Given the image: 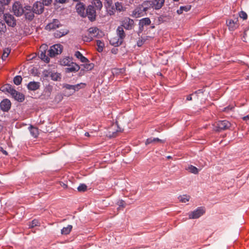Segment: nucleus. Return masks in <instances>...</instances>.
<instances>
[{
	"label": "nucleus",
	"instance_id": "nucleus-32",
	"mask_svg": "<svg viewBox=\"0 0 249 249\" xmlns=\"http://www.w3.org/2000/svg\"><path fill=\"white\" fill-rule=\"evenodd\" d=\"M89 34L91 36H95L97 35L98 33V29L96 27H91L88 30Z\"/></svg>",
	"mask_w": 249,
	"mask_h": 249
},
{
	"label": "nucleus",
	"instance_id": "nucleus-1",
	"mask_svg": "<svg viewBox=\"0 0 249 249\" xmlns=\"http://www.w3.org/2000/svg\"><path fill=\"white\" fill-rule=\"evenodd\" d=\"M2 90H6L10 92L15 100L18 102H22L24 100V95L22 93H20L12 88L9 85H5L1 88Z\"/></svg>",
	"mask_w": 249,
	"mask_h": 249
},
{
	"label": "nucleus",
	"instance_id": "nucleus-48",
	"mask_svg": "<svg viewBox=\"0 0 249 249\" xmlns=\"http://www.w3.org/2000/svg\"><path fill=\"white\" fill-rule=\"evenodd\" d=\"M52 2V0H42V3L45 5H49Z\"/></svg>",
	"mask_w": 249,
	"mask_h": 249
},
{
	"label": "nucleus",
	"instance_id": "nucleus-33",
	"mask_svg": "<svg viewBox=\"0 0 249 249\" xmlns=\"http://www.w3.org/2000/svg\"><path fill=\"white\" fill-rule=\"evenodd\" d=\"M107 3L108 4V8L107 10L108 14L110 16L114 15L115 11H116L115 6L114 5H111L109 2Z\"/></svg>",
	"mask_w": 249,
	"mask_h": 249
},
{
	"label": "nucleus",
	"instance_id": "nucleus-22",
	"mask_svg": "<svg viewBox=\"0 0 249 249\" xmlns=\"http://www.w3.org/2000/svg\"><path fill=\"white\" fill-rule=\"evenodd\" d=\"M40 83L37 82H30L28 84L27 87L29 90H36L39 88Z\"/></svg>",
	"mask_w": 249,
	"mask_h": 249
},
{
	"label": "nucleus",
	"instance_id": "nucleus-37",
	"mask_svg": "<svg viewBox=\"0 0 249 249\" xmlns=\"http://www.w3.org/2000/svg\"><path fill=\"white\" fill-rule=\"evenodd\" d=\"M190 196L187 195H182L178 197L179 201L182 203H186L189 201Z\"/></svg>",
	"mask_w": 249,
	"mask_h": 249
},
{
	"label": "nucleus",
	"instance_id": "nucleus-41",
	"mask_svg": "<svg viewBox=\"0 0 249 249\" xmlns=\"http://www.w3.org/2000/svg\"><path fill=\"white\" fill-rule=\"evenodd\" d=\"M22 78L21 76H19V75L16 76L14 78V80H13L14 83L16 85H19L21 83V82L22 81Z\"/></svg>",
	"mask_w": 249,
	"mask_h": 249
},
{
	"label": "nucleus",
	"instance_id": "nucleus-3",
	"mask_svg": "<svg viewBox=\"0 0 249 249\" xmlns=\"http://www.w3.org/2000/svg\"><path fill=\"white\" fill-rule=\"evenodd\" d=\"M134 26V21L132 19L128 17H125L121 21V25L123 28H125L126 30H132Z\"/></svg>",
	"mask_w": 249,
	"mask_h": 249
},
{
	"label": "nucleus",
	"instance_id": "nucleus-42",
	"mask_svg": "<svg viewBox=\"0 0 249 249\" xmlns=\"http://www.w3.org/2000/svg\"><path fill=\"white\" fill-rule=\"evenodd\" d=\"M188 169H189V171L190 172L195 174H196L198 172V169L195 166H193V165L190 166L189 167Z\"/></svg>",
	"mask_w": 249,
	"mask_h": 249
},
{
	"label": "nucleus",
	"instance_id": "nucleus-55",
	"mask_svg": "<svg viewBox=\"0 0 249 249\" xmlns=\"http://www.w3.org/2000/svg\"><path fill=\"white\" fill-rule=\"evenodd\" d=\"M91 38L92 36H91L90 37H88L87 38L84 39V40L86 41H89L91 40Z\"/></svg>",
	"mask_w": 249,
	"mask_h": 249
},
{
	"label": "nucleus",
	"instance_id": "nucleus-7",
	"mask_svg": "<svg viewBox=\"0 0 249 249\" xmlns=\"http://www.w3.org/2000/svg\"><path fill=\"white\" fill-rule=\"evenodd\" d=\"M24 8H23L21 4L16 2L13 5V10L14 14L18 17L21 16L24 13Z\"/></svg>",
	"mask_w": 249,
	"mask_h": 249
},
{
	"label": "nucleus",
	"instance_id": "nucleus-34",
	"mask_svg": "<svg viewBox=\"0 0 249 249\" xmlns=\"http://www.w3.org/2000/svg\"><path fill=\"white\" fill-rule=\"evenodd\" d=\"M6 31V27L4 22L0 19V35H2Z\"/></svg>",
	"mask_w": 249,
	"mask_h": 249
},
{
	"label": "nucleus",
	"instance_id": "nucleus-25",
	"mask_svg": "<svg viewBox=\"0 0 249 249\" xmlns=\"http://www.w3.org/2000/svg\"><path fill=\"white\" fill-rule=\"evenodd\" d=\"M29 129L31 135L34 138H36L38 137L39 133H38V129L37 128L34 127L33 125H30L29 127Z\"/></svg>",
	"mask_w": 249,
	"mask_h": 249
},
{
	"label": "nucleus",
	"instance_id": "nucleus-50",
	"mask_svg": "<svg viewBox=\"0 0 249 249\" xmlns=\"http://www.w3.org/2000/svg\"><path fill=\"white\" fill-rule=\"evenodd\" d=\"M11 0H1L0 1L4 5L8 4Z\"/></svg>",
	"mask_w": 249,
	"mask_h": 249
},
{
	"label": "nucleus",
	"instance_id": "nucleus-40",
	"mask_svg": "<svg viewBox=\"0 0 249 249\" xmlns=\"http://www.w3.org/2000/svg\"><path fill=\"white\" fill-rule=\"evenodd\" d=\"M10 52H11V50L9 48H5L3 50V54L2 55V59L3 60L5 59L8 57Z\"/></svg>",
	"mask_w": 249,
	"mask_h": 249
},
{
	"label": "nucleus",
	"instance_id": "nucleus-6",
	"mask_svg": "<svg viewBox=\"0 0 249 249\" xmlns=\"http://www.w3.org/2000/svg\"><path fill=\"white\" fill-rule=\"evenodd\" d=\"M85 14H86V16H88V18L91 21H93L95 20L96 17V12L93 6H88L86 9Z\"/></svg>",
	"mask_w": 249,
	"mask_h": 249
},
{
	"label": "nucleus",
	"instance_id": "nucleus-29",
	"mask_svg": "<svg viewBox=\"0 0 249 249\" xmlns=\"http://www.w3.org/2000/svg\"><path fill=\"white\" fill-rule=\"evenodd\" d=\"M71 61V59L70 57H65L61 60L60 64L63 66H69L72 62Z\"/></svg>",
	"mask_w": 249,
	"mask_h": 249
},
{
	"label": "nucleus",
	"instance_id": "nucleus-30",
	"mask_svg": "<svg viewBox=\"0 0 249 249\" xmlns=\"http://www.w3.org/2000/svg\"><path fill=\"white\" fill-rule=\"evenodd\" d=\"M72 228V226L71 225H68L66 227H64L61 230V233L62 234L67 235L70 233Z\"/></svg>",
	"mask_w": 249,
	"mask_h": 249
},
{
	"label": "nucleus",
	"instance_id": "nucleus-35",
	"mask_svg": "<svg viewBox=\"0 0 249 249\" xmlns=\"http://www.w3.org/2000/svg\"><path fill=\"white\" fill-rule=\"evenodd\" d=\"M86 84L83 83H81L80 84L73 85V93H74L76 91H78L81 89L84 88Z\"/></svg>",
	"mask_w": 249,
	"mask_h": 249
},
{
	"label": "nucleus",
	"instance_id": "nucleus-17",
	"mask_svg": "<svg viewBox=\"0 0 249 249\" xmlns=\"http://www.w3.org/2000/svg\"><path fill=\"white\" fill-rule=\"evenodd\" d=\"M134 16L136 17H140L144 16L146 14V11L142 8V5H140L138 6L133 12Z\"/></svg>",
	"mask_w": 249,
	"mask_h": 249
},
{
	"label": "nucleus",
	"instance_id": "nucleus-47",
	"mask_svg": "<svg viewBox=\"0 0 249 249\" xmlns=\"http://www.w3.org/2000/svg\"><path fill=\"white\" fill-rule=\"evenodd\" d=\"M75 56L79 59L81 58L83 55L79 51H76L74 54Z\"/></svg>",
	"mask_w": 249,
	"mask_h": 249
},
{
	"label": "nucleus",
	"instance_id": "nucleus-28",
	"mask_svg": "<svg viewBox=\"0 0 249 249\" xmlns=\"http://www.w3.org/2000/svg\"><path fill=\"white\" fill-rule=\"evenodd\" d=\"M114 6L115 7L116 10L120 12L125 11L126 10V8L123 6L122 2H115Z\"/></svg>",
	"mask_w": 249,
	"mask_h": 249
},
{
	"label": "nucleus",
	"instance_id": "nucleus-59",
	"mask_svg": "<svg viewBox=\"0 0 249 249\" xmlns=\"http://www.w3.org/2000/svg\"><path fill=\"white\" fill-rule=\"evenodd\" d=\"M2 153H3L4 154H5V155H7L8 154L7 152L5 150H2Z\"/></svg>",
	"mask_w": 249,
	"mask_h": 249
},
{
	"label": "nucleus",
	"instance_id": "nucleus-5",
	"mask_svg": "<svg viewBox=\"0 0 249 249\" xmlns=\"http://www.w3.org/2000/svg\"><path fill=\"white\" fill-rule=\"evenodd\" d=\"M205 213V210L202 207H199L196 210L191 212L189 213L190 219H196Z\"/></svg>",
	"mask_w": 249,
	"mask_h": 249
},
{
	"label": "nucleus",
	"instance_id": "nucleus-54",
	"mask_svg": "<svg viewBox=\"0 0 249 249\" xmlns=\"http://www.w3.org/2000/svg\"><path fill=\"white\" fill-rule=\"evenodd\" d=\"M57 2L60 3H64L66 1V0H55Z\"/></svg>",
	"mask_w": 249,
	"mask_h": 249
},
{
	"label": "nucleus",
	"instance_id": "nucleus-31",
	"mask_svg": "<svg viewBox=\"0 0 249 249\" xmlns=\"http://www.w3.org/2000/svg\"><path fill=\"white\" fill-rule=\"evenodd\" d=\"M49 74L52 79L54 81H58L61 79L60 74L57 72H52L51 73H49Z\"/></svg>",
	"mask_w": 249,
	"mask_h": 249
},
{
	"label": "nucleus",
	"instance_id": "nucleus-56",
	"mask_svg": "<svg viewBox=\"0 0 249 249\" xmlns=\"http://www.w3.org/2000/svg\"><path fill=\"white\" fill-rule=\"evenodd\" d=\"M60 184H61V186L62 187H63L64 188H67V185H66L64 183H62Z\"/></svg>",
	"mask_w": 249,
	"mask_h": 249
},
{
	"label": "nucleus",
	"instance_id": "nucleus-36",
	"mask_svg": "<svg viewBox=\"0 0 249 249\" xmlns=\"http://www.w3.org/2000/svg\"><path fill=\"white\" fill-rule=\"evenodd\" d=\"M92 4L95 5L97 9L100 10L102 7V3L100 0H93Z\"/></svg>",
	"mask_w": 249,
	"mask_h": 249
},
{
	"label": "nucleus",
	"instance_id": "nucleus-38",
	"mask_svg": "<svg viewBox=\"0 0 249 249\" xmlns=\"http://www.w3.org/2000/svg\"><path fill=\"white\" fill-rule=\"evenodd\" d=\"M40 224L39 222L37 220L34 219L32 220L31 222H30L29 224V228L32 229L35 226H38Z\"/></svg>",
	"mask_w": 249,
	"mask_h": 249
},
{
	"label": "nucleus",
	"instance_id": "nucleus-51",
	"mask_svg": "<svg viewBox=\"0 0 249 249\" xmlns=\"http://www.w3.org/2000/svg\"><path fill=\"white\" fill-rule=\"evenodd\" d=\"M85 68L87 69H91L93 68V64L92 63L87 64L86 66H85Z\"/></svg>",
	"mask_w": 249,
	"mask_h": 249
},
{
	"label": "nucleus",
	"instance_id": "nucleus-20",
	"mask_svg": "<svg viewBox=\"0 0 249 249\" xmlns=\"http://www.w3.org/2000/svg\"><path fill=\"white\" fill-rule=\"evenodd\" d=\"M109 41L112 45L115 47L121 45L123 42V41L120 40L118 36H117L111 38Z\"/></svg>",
	"mask_w": 249,
	"mask_h": 249
},
{
	"label": "nucleus",
	"instance_id": "nucleus-45",
	"mask_svg": "<svg viewBox=\"0 0 249 249\" xmlns=\"http://www.w3.org/2000/svg\"><path fill=\"white\" fill-rule=\"evenodd\" d=\"M63 88H65L67 89L73 90V85H70L68 84H64L63 85Z\"/></svg>",
	"mask_w": 249,
	"mask_h": 249
},
{
	"label": "nucleus",
	"instance_id": "nucleus-9",
	"mask_svg": "<svg viewBox=\"0 0 249 249\" xmlns=\"http://www.w3.org/2000/svg\"><path fill=\"white\" fill-rule=\"evenodd\" d=\"M34 12L32 7L30 6H26L24 7V13L25 18L28 20H31L34 18Z\"/></svg>",
	"mask_w": 249,
	"mask_h": 249
},
{
	"label": "nucleus",
	"instance_id": "nucleus-18",
	"mask_svg": "<svg viewBox=\"0 0 249 249\" xmlns=\"http://www.w3.org/2000/svg\"><path fill=\"white\" fill-rule=\"evenodd\" d=\"M153 8L159 10L162 8L165 2V0H152Z\"/></svg>",
	"mask_w": 249,
	"mask_h": 249
},
{
	"label": "nucleus",
	"instance_id": "nucleus-14",
	"mask_svg": "<svg viewBox=\"0 0 249 249\" xmlns=\"http://www.w3.org/2000/svg\"><path fill=\"white\" fill-rule=\"evenodd\" d=\"M151 23V20L149 18H145L140 20L139 25V33H142L143 30V27L147 26Z\"/></svg>",
	"mask_w": 249,
	"mask_h": 249
},
{
	"label": "nucleus",
	"instance_id": "nucleus-26",
	"mask_svg": "<svg viewBox=\"0 0 249 249\" xmlns=\"http://www.w3.org/2000/svg\"><path fill=\"white\" fill-rule=\"evenodd\" d=\"M142 5L143 9H144L146 12L151 8H153V4L151 0L143 1Z\"/></svg>",
	"mask_w": 249,
	"mask_h": 249
},
{
	"label": "nucleus",
	"instance_id": "nucleus-21",
	"mask_svg": "<svg viewBox=\"0 0 249 249\" xmlns=\"http://www.w3.org/2000/svg\"><path fill=\"white\" fill-rule=\"evenodd\" d=\"M117 36L120 38V40H122L124 41V39L125 37V34L122 26L118 27L116 31Z\"/></svg>",
	"mask_w": 249,
	"mask_h": 249
},
{
	"label": "nucleus",
	"instance_id": "nucleus-62",
	"mask_svg": "<svg viewBox=\"0 0 249 249\" xmlns=\"http://www.w3.org/2000/svg\"><path fill=\"white\" fill-rule=\"evenodd\" d=\"M167 158L168 159H171V156H167Z\"/></svg>",
	"mask_w": 249,
	"mask_h": 249
},
{
	"label": "nucleus",
	"instance_id": "nucleus-4",
	"mask_svg": "<svg viewBox=\"0 0 249 249\" xmlns=\"http://www.w3.org/2000/svg\"><path fill=\"white\" fill-rule=\"evenodd\" d=\"M62 47L60 44H55L51 46L48 50V55L50 57H54L56 54L61 53Z\"/></svg>",
	"mask_w": 249,
	"mask_h": 249
},
{
	"label": "nucleus",
	"instance_id": "nucleus-10",
	"mask_svg": "<svg viewBox=\"0 0 249 249\" xmlns=\"http://www.w3.org/2000/svg\"><path fill=\"white\" fill-rule=\"evenodd\" d=\"M11 107V103L7 99H3L0 103V108L4 112H7Z\"/></svg>",
	"mask_w": 249,
	"mask_h": 249
},
{
	"label": "nucleus",
	"instance_id": "nucleus-60",
	"mask_svg": "<svg viewBox=\"0 0 249 249\" xmlns=\"http://www.w3.org/2000/svg\"><path fill=\"white\" fill-rule=\"evenodd\" d=\"M2 126L1 125H0V132L2 131Z\"/></svg>",
	"mask_w": 249,
	"mask_h": 249
},
{
	"label": "nucleus",
	"instance_id": "nucleus-53",
	"mask_svg": "<svg viewBox=\"0 0 249 249\" xmlns=\"http://www.w3.org/2000/svg\"><path fill=\"white\" fill-rule=\"evenodd\" d=\"M242 119L245 121H247L249 120V114L242 117Z\"/></svg>",
	"mask_w": 249,
	"mask_h": 249
},
{
	"label": "nucleus",
	"instance_id": "nucleus-15",
	"mask_svg": "<svg viewBox=\"0 0 249 249\" xmlns=\"http://www.w3.org/2000/svg\"><path fill=\"white\" fill-rule=\"evenodd\" d=\"M76 12L82 17H86L85 5L81 2L77 3L75 6Z\"/></svg>",
	"mask_w": 249,
	"mask_h": 249
},
{
	"label": "nucleus",
	"instance_id": "nucleus-46",
	"mask_svg": "<svg viewBox=\"0 0 249 249\" xmlns=\"http://www.w3.org/2000/svg\"><path fill=\"white\" fill-rule=\"evenodd\" d=\"M4 6L5 5L0 1V16L2 15H4Z\"/></svg>",
	"mask_w": 249,
	"mask_h": 249
},
{
	"label": "nucleus",
	"instance_id": "nucleus-39",
	"mask_svg": "<svg viewBox=\"0 0 249 249\" xmlns=\"http://www.w3.org/2000/svg\"><path fill=\"white\" fill-rule=\"evenodd\" d=\"M97 45L98 46L97 51L99 52H101L103 51V48L104 47V43L102 42L101 40H97Z\"/></svg>",
	"mask_w": 249,
	"mask_h": 249
},
{
	"label": "nucleus",
	"instance_id": "nucleus-49",
	"mask_svg": "<svg viewBox=\"0 0 249 249\" xmlns=\"http://www.w3.org/2000/svg\"><path fill=\"white\" fill-rule=\"evenodd\" d=\"M79 59L83 63H87L89 62V60L83 55L81 58H80Z\"/></svg>",
	"mask_w": 249,
	"mask_h": 249
},
{
	"label": "nucleus",
	"instance_id": "nucleus-16",
	"mask_svg": "<svg viewBox=\"0 0 249 249\" xmlns=\"http://www.w3.org/2000/svg\"><path fill=\"white\" fill-rule=\"evenodd\" d=\"M47 47V45H42L41 46L40 49H43L44 51L40 50L39 53V57L40 58L44 61L48 63L50 61V58L48 56L46 55V49Z\"/></svg>",
	"mask_w": 249,
	"mask_h": 249
},
{
	"label": "nucleus",
	"instance_id": "nucleus-44",
	"mask_svg": "<svg viewBox=\"0 0 249 249\" xmlns=\"http://www.w3.org/2000/svg\"><path fill=\"white\" fill-rule=\"evenodd\" d=\"M239 16L240 18H242L243 20L247 19L248 18V15L246 13L243 11H241L239 13Z\"/></svg>",
	"mask_w": 249,
	"mask_h": 249
},
{
	"label": "nucleus",
	"instance_id": "nucleus-23",
	"mask_svg": "<svg viewBox=\"0 0 249 249\" xmlns=\"http://www.w3.org/2000/svg\"><path fill=\"white\" fill-rule=\"evenodd\" d=\"M69 30L66 29H61L60 30H57L54 33V36L56 38H60L69 33Z\"/></svg>",
	"mask_w": 249,
	"mask_h": 249
},
{
	"label": "nucleus",
	"instance_id": "nucleus-19",
	"mask_svg": "<svg viewBox=\"0 0 249 249\" xmlns=\"http://www.w3.org/2000/svg\"><path fill=\"white\" fill-rule=\"evenodd\" d=\"M68 66L69 67L65 69V71L67 72H76L78 71L80 69L79 65L73 62Z\"/></svg>",
	"mask_w": 249,
	"mask_h": 249
},
{
	"label": "nucleus",
	"instance_id": "nucleus-13",
	"mask_svg": "<svg viewBox=\"0 0 249 249\" xmlns=\"http://www.w3.org/2000/svg\"><path fill=\"white\" fill-rule=\"evenodd\" d=\"M3 17L5 21L9 26L14 27L16 25V21L14 18L9 14H4Z\"/></svg>",
	"mask_w": 249,
	"mask_h": 249
},
{
	"label": "nucleus",
	"instance_id": "nucleus-61",
	"mask_svg": "<svg viewBox=\"0 0 249 249\" xmlns=\"http://www.w3.org/2000/svg\"><path fill=\"white\" fill-rule=\"evenodd\" d=\"M199 92H200V90H198L197 91H196L195 92V93H199Z\"/></svg>",
	"mask_w": 249,
	"mask_h": 249
},
{
	"label": "nucleus",
	"instance_id": "nucleus-52",
	"mask_svg": "<svg viewBox=\"0 0 249 249\" xmlns=\"http://www.w3.org/2000/svg\"><path fill=\"white\" fill-rule=\"evenodd\" d=\"M143 43V41H142V40H139L137 41V44L138 46L141 47V46H142Z\"/></svg>",
	"mask_w": 249,
	"mask_h": 249
},
{
	"label": "nucleus",
	"instance_id": "nucleus-43",
	"mask_svg": "<svg viewBox=\"0 0 249 249\" xmlns=\"http://www.w3.org/2000/svg\"><path fill=\"white\" fill-rule=\"evenodd\" d=\"M79 192H85L87 190V186L85 184H81L77 188Z\"/></svg>",
	"mask_w": 249,
	"mask_h": 249
},
{
	"label": "nucleus",
	"instance_id": "nucleus-12",
	"mask_svg": "<svg viewBox=\"0 0 249 249\" xmlns=\"http://www.w3.org/2000/svg\"><path fill=\"white\" fill-rule=\"evenodd\" d=\"M61 26L59 20L54 19L52 22L48 23L45 27L47 30H54L59 27Z\"/></svg>",
	"mask_w": 249,
	"mask_h": 249
},
{
	"label": "nucleus",
	"instance_id": "nucleus-11",
	"mask_svg": "<svg viewBox=\"0 0 249 249\" xmlns=\"http://www.w3.org/2000/svg\"><path fill=\"white\" fill-rule=\"evenodd\" d=\"M44 5V4H43V3L40 2H36L34 4L32 8L33 9L35 13L37 14H40L43 12Z\"/></svg>",
	"mask_w": 249,
	"mask_h": 249
},
{
	"label": "nucleus",
	"instance_id": "nucleus-57",
	"mask_svg": "<svg viewBox=\"0 0 249 249\" xmlns=\"http://www.w3.org/2000/svg\"><path fill=\"white\" fill-rule=\"evenodd\" d=\"M187 100L188 101H191L192 100V96H191V95H188L187 97Z\"/></svg>",
	"mask_w": 249,
	"mask_h": 249
},
{
	"label": "nucleus",
	"instance_id": "nucleus-63",
	"mask_svg": "<svg viewBox=\"0 0 249 249\" xmlns=\"http://www.w3.org/2000/svg\"><path fill=\"white\" fill-rule=\"evenodd\" d=\"M174 0V1H178L179 0Z\"/></svg>",
	"mask_w": 249,
	"mask_h": 249
},
{
	"label": "nucleus",
	"instance_id": "nucleus-58",
	"mask_svg": "<svg viewBox=\"0 0 249 249\" xmlns=\"http://www.w3.org/2000/svg\"><path fill=\"white\" fill-rule=\"evenodd\" d=\"M85 136H86L87 137H89L90 135H89V134L88 132H86L85 133Z\"/></svg>",
	"mask_w": 249,
	"mask_h": 249
},
{
	"label": "nucleus",
	"instance_id": "nucleus-2",
	"mask_svg": "<svg viewBox=\"0 0 249 249\" xmlns=\"http://www.w3.org/2000/svg\"><path fill=\"white\" fill-rule=\"evenodd\" d=\"M213 125L214 130L221 131L229 129L231 126V124L227 120H223L215 122Z\"/></svg>",
	"mask_w": 249,
	"mask_h": 249
},
{
	"label": "nucleus",
	"instance_id": "nucleus-8",
	"mask_svg": "<svg viewBox=\"0 0 249 249\" xmlns=\"http://www.w3.org/2000/svg\"><path fill=\"white\" fill-rule=\"evenodd\" d=\"M226 23L229 30L231 31L235 30L239 26L238 19L237 18L227 20Z\"/></svg>",
	"mask_w": 249,
	"mask_h": 249
},
{
	"label": "nucleus",
	"instance_id": "nucleus-27",
	"mask_svg": "<svg viewBox=\"0 0 249 249\" xmlns=\"http://www.w3.org/2000/svg\"><path fill=\"white\" fill-rule=\"evenodd\" d=\"M191 5H190L182 6L179 7V9L177 10V12L178 15H180V14H182L183 11H185V12L189 11L191 9Z\"/></svg>",
	"mask_w": 249,
	"mask_h": 249
},
{
	"label": "nucleus",
	"instance_id": "nucleus-24",
	"mask_svg": "<svg viewBox=\"0 0 249 249\" xmlns=\"http://www.w3.org/2000/svg\"><path fill=\"white\" fill-rule=\"evenodd\" d=\"M157 142L164 143V141L158 138H150L146 140L145 145H148L150 143H156Z\"/></svg>",
	"mask_w": 249,
	"mask_h": 249
}]
</instances>
